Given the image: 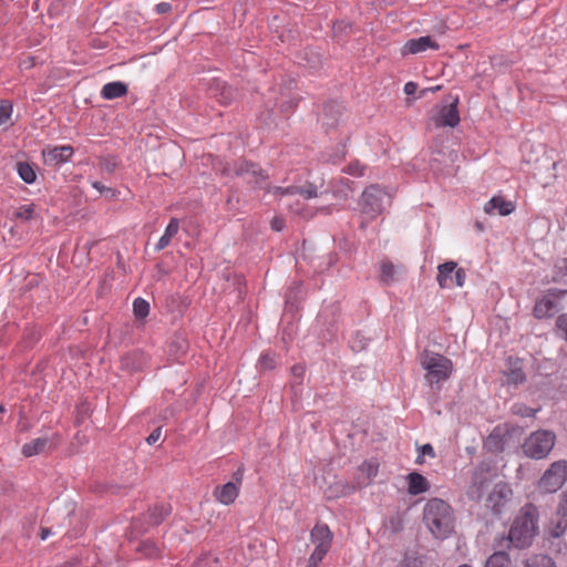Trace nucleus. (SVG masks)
<instances>
[{
  "instance_id": "1",
  "label": "nucleus",
  "mask_w": 567,
  "mask_h": 567,
  "mask_svg": "<svg viewBox=\"0 0 567 567\" xmlns=\"http://www.w3.org/2000/svg\"><path fill=\"white\" fill-rule=\"evenodd\" d=\"M539 512L536 505L527 503L520 507L515 515L508 530V535L496 537L494 544L496 547H504V543H508L507 547L516 549H525L532 546L538 534Z\"/></svg>"
},
{
  "instance_id": "2",
  "label": "nucleus",
  "mask_w": 567,
  "mask_h": 567,
  "mask_svg": "<svg viewBox=\"0 0 567 567\" xmlns=\"http://www.w3.org/2000/svg\"><path fill=\"white\" fill-rule=\"evenodd\" d=\"M237 174L247 175L248 182L254 183L256 187L262 188L274 195L284 196L299 194L307 199L318 196V188L311 183L303 186H289L285 188L280 186L271 187L267 182L268 176L255 164L245 163L238 168Z\"/></svg>"
},
{
  "instance_id": "3",
  "label": "nucleus",
  "mask_w": 567,
  "mask_h": 567,
  "mask_svg": "<svg viewBox=\"0 0 567 567\" xmlns=\"http://www.w3.org/2000/svg\"><path fill=\"white\" fill-rule=\"evenodd\" d=\"M423 519L436 538H445L453 530L452 508L443 499L431 498L427 501L423 511Z\"/></svg>"
},
{
  "instance_id": "4",
  "label": "nucleus",
  "mask_w": 567,
  "mask_h": 567,
  "mask_svg": "<svg viewBox=\"0 0 567 567\" xmlns=\"http://www.w3.org/2000/svg\"><path fill=\"white\" fill-rule=\"evenodd\" d=\"M556 439L555 432L550 430L534 431L525 439L522 445L523 452L529 458L544 460L553 451Z\"/></svg>"
},
{
  "instance_id": "5",
  "label": "nucleus",
  "mask_w": 567,
  "mask_h": 567,
  "mask_svg": "<svg viewBox=\"0 0 567 567\" xmlns=\"http://www.w3.org/2000/svg\"><path fill=\"white\" fill-rule=\"evenodd\" d=\"M523 429L511 423L496 425L484 442V447L491 453L503 452L506 447L517 443Z\"/></svg>"
},
{
  "instance_id": "6",
  "label": "nucleus",
  "mask_w": 567,
  "mask_h": 567,
  "mask_svg": "<svg viewBox=\"0 0 567 567\" xmlns=\"http://www.w3.org/2000/svg\"><path fill=\"white\" fill-rule=\"evenodd\" d=\"M420 362L426 371L425 379L431 385L446 381L454 370L453 362L439 353L426 352Z\"/></svg>"
},
{
  "instance_id": "7",
  "label": "nucleus",
  "mask_w": 567,
  "mask_h": 567,
  "mask_svg": "<svg viewBox=\"0 0 567 567\" xmlns=\"http://www.w3.org/2000/svg\"><path fill=\"white\" fill-rule=\"evenodd\" d=\"M333 534L329 526L317 523L310 532V540L315 545L306 567H319L320 563L331 549Z\"/></svg>"
},
{
  "instance_id": "8",
  "label": "nucleus",
  "mask_w": 567,
  "mask_h": 567,
  "mask_svg": "<svg viewBox=\"0 0 567 567\" xmlns=\"http://www.w3.org/2000/svg\"><path fill=\"white\" fill-rule=\"evenodd\" d=\"M567 482V461L553 462L538 481L537 487L543 493H555Z\"/></svg>"
},
{
  "instance_id": "9",
  "label": "nucleus",
  "mask_w": 567,
  "mask_h": 567,
  "mask_svg": "<svg viewBox=\"0 0 567 567\" xmlns=\"http://www.w3.org/2000/svg\"><path fill=\"white\" fill-rule=\"evenodd\" d=\"M386 193L378 185L368 186L360 199V209L369 220L377 218L383 210V200Z\"/></svg>"
},
{
  "instance_id": "10",
  "label": "nucleus",
  "mask_w": 567,
  "mask_h": 567,
  "mask_svg": "<svg viewBox=\"0 0 567 567\" xmlns=\"http://www.w3.org/2000/svg\"><path fill=\"white\" fill-rule=\"evenodd\" d=\"M437 270V282L441 288L451 289L464 286L466 275L463 268H457L456 262H444L439 266Z\"/></svg>"
},
{
  "instance_id": "11",
  "label": "nucleus",
  "mask_w": 567,
  "mask_h": 567,
  "mask_svg": "<svg viewBox=\"0 0 567 567\" xmlns=\"http://www.w3.org/2000/svg\"><path fill=\"white\" fill-rule=\"evenodd\" d=\"M567 296V290L549 289L542 298H539L533 309V313L537 319L550 318L557 311L558 300Z\"/></svg>"
},
{
  "instance_id": "12",
  "label": "nucleus",
  "mask_w": 567,
  "mask_h": 567,
  "mask_svg": "<svg viewBox=\"0 0 567 567\" xmlns=\"http://www.w3.org/2000/svg\"><path fill=\"white\" fill-rule=\"evenodd\" d=\"M512 494L513 492L507 484H496L486 499V506L489 507L494 514L498 515L506 507Z\"/></svg>"
},
{
  "instance_id": "13",
  "label": "nucleus",
  "mask_w": 567,
  "mask_h": 567,
  "mask_svg": "<svg viewBox=\"0 0 567 567\" xmlns=\"http://www.w3.org/2000/svg\"><path fill=\"white\" fill-rule=\"evenodd\" d=\"M440 44L430 35H424L415 39H410L401 48V54L403 56L410 54H417L425 52L426 50H439Z\"/></svg>"
},
{
  "instance_id": "14",
  "label": "nucleus",
  "mask_w": 567,
  "mask_h": 567,
  "mask_svg": "<svg viewBox=\"0 0 567 567\" xmlns=\"http://www.w3.org/2000/svg\"><path fill=\"white\" fill-rule=\"evenodd\" d=\"M73 153L74 150L70 145L47 147L42 152L45 164L51 166H58L66 163L72 157Z\"/></svg>"
},
{
  "instance_id": "15",
  "label": "nucleus",
  "mask_w": 567,
  "mask_h": 567,
  "mask_svg": "<svg viewBox=\"0 0 567 567\" xmlns=\"http://www.w3.org/2000/svg\"><path fill=\"white\" fill-rule=\"evenodd\" d=\"M458 100L455 99L451 104L440 109L437 116L434 118L435 125L455 127L460 123V114L457 110Z\"/></svg>"
},
{
  "instance_id": "16",
  "label": "nucleus",
  "mask_w": 567,
  "mask_h": 567,
  "mask_svg": "<svg viewBox=\"0 0 567 567\" xmlns=\"http://www.w3.org/2000/svg\"><path fill=\"white\" fill-rule=\"evenodd\" d=\"M553 524L555 526L551 530V534L556 537L564 534L567 529V491L561 493L559 496V502L553 518Z\"/></svg>"
},
{
  "instance_id": "17",
  "label": "nucleus",
  "mask_w": 567,
  "mask_h": 567,
  "mask_svg": "<svg viewBox=\"0 0 567 567\" xmlns=\"http://www.w3.org/2000/svg\"><path fill=\"white\" fill-rule=\"evenodd\" d=\"M241 480L238 478L237 483L228 482L221 486H217L214 491L216 501L224 505L233 504L239 495Z\"/></svg>"
},
{
  "instance_id": "18",
  "label": "nucleus",
  "mask_w": 567,
  "mask_h": 567,
  "mask_svg": "<svg viewBox=\"0 0 567 567\" xmlns=\"http://www.w3.org/2000/svg\"><path fill=\"white\" fill-rule=\"evenodd\" d=\"M525 379L522 360L509 358L507 361V370L505 371L506 383L517 385L523 383Z\"/></svg>"
},
{
  "instance_id": "19",
  "label": "nucleus",
  "mask_w": 567,
  "mask_h": 567,
  "mask_svg": "<svg viewBox=\"0 0 567 567\" xmlns=\"http://www.w3.org/2000/svg\"><path fill=\"white\" fill-rule=\"evenodd\" d=\"M496 209L499 215L507 216L515 210V204L513 202L505 200L501 196H494L485 204L484 212L486 214H493Z\"/></svg>"
},
{
  "instance_id": "20",
  "label": "nucleus",
  "mask_w": 567,
  "mask_h": 567,
  "mask_svg": "<svg viewBox=\"0 0 567 567\" xmlns=\"http://www.w3.org/2000/svg\"><path fill=\"white\" fill-rule=\"evenodd\" d=\"M408 492L411 495L425 493L430 488L429 481L420 473L413 472L406 476Z\"/></svg>"
},
{
  "instance_id": "21",
  "label": "nucleus",
  "mask_w": 567,
  "mask_h": 567,
  "mask_svg": "<svg viewBox=\"0 0 567 567\" xmlns=\"http://www.w3.org/2000/svg\"><path fill=\"white\" fill-rule=\"evenodd\" d=\"M484 567H517L509 554L503 549L495 550L485 560Z\"/></svg>"
},
{
  "instance_id": "22",
  "label": "nucleus",
  "mask_w": 567,
  "mask_h": 567,
  "mask_svg": "<svg viewBox=\"0 0 567 567\" xmlns=\"http://www.w3.org/2000/svg\"><path fill=\"white\" fill-rule=\"evenodd\" d=\"M127 94V85L115 81L106 83L101 90V96L105 100H114Z\"/></svg>"
},
{
  "instance_id": "23",
  "label": "nucleus",
  "mask_w": 567,
  "mask_h": 567,
  "mask_svg": "<svg viewBox=\"0 0 567 567\" xmlns=\"http://www.w3.org/2000/svg\"><path fill=\"white\" fill-rule=\"evenodd\" d=\"M178 230H179L178 219L175 217L171 218L163 236L159 238V240L155 245V250L161 251V250L165 249L171 244L172 238L178 233Z\"/></svg>"
},
{
  "instance_id": "24",
  "label": "nucleus",
  "mask_w": 567,
  "mask_h": 567,
  "mask_svg": "<svg viewBox=\"0 0 567 567\" xmlns=\"http://www.w3.org/2000/svg\"><path fill=\"white\" fill-rule=\"evenodd\" d=\"M49 444V439L38 437L22 446V454L27 457L42 453Z\"/></svg>"
},
{
  "instance_id": "25",
  "label": "nucleus",
  "mask_w": 567,
  "mask_h": 567,
  "mask_svg": "<svg viewBox=\"0 0 567 567\" xmlns=\"http://www.w3.org/2000/svg\"><path fill=\"white\" fill-rule=\"evenodd\" d=\"M17 172H18L20 178L27 184H32L37 179V173H35L34 167L27 162L18 163Z\"/></svg>"
},
{
  "instance_id": "26",
  "label": "nucleus",
  "mask_w": 567,
  "mask_h": 567,
  "mask_svg": "<svg viewBox=\"0 0 567 567\" xmlns=\"http://www.w3.org/2000/svg\"><path fill=\"white\" fill-rule=\"evenodd\" d=\"M14 218L21 221H31L38 217L35 205L27 204L18 207L13 214Z\"/></svg>"
},
{
  "instance_id": "27",
  "label": "nucleus",
  "mask_w": 567,
  "mask_h": 567,
  "mask_svg": "<svg viewBox=\"0 0 567 567\" xmlns=\"http://www.w3.org/2000/svg\"><path fill=\"white\" fill-rule=\"evenodd\" d=\"M380 278L384 285H390L395 280L396 269L391 261H382L380 265Z\"/></svg>"
},
{
  "instance_id": "28",
  "label": "nucleus",
  "mask_w": 567,
  "mask_h": 567,
  "mask_svg": "<svg viewBox=\"0 0 567 567\" xmlns=\"http://www.w3.org/2000/svg\"><path fill=\"white\" fill-rule=\"evenodd\" d=\"M13 106L9 101H2L0 103V127L7 130L12 125L11 116Z\"/></svg>"
},
{
  "instance_id": "29",
  "label": "nucleus",
  "mask_w": 567,
  "mask_h": 567,
  "mask_svg": "<svg viewBox=\"0 0 567 567\" xmlns=\"http://www.w3.org/2000/svg\"><path fill=\"white\" fill-rule=\"evenodd\" d=\"M169 514V507L166 505H156L150 509V519L153 525L161 524Z\"/></svg>"
},
{
  "instance_id": "30",
  "label": "nucleus",
  "mask_w": 567,
  "mask_h": 567,
  "mask_svg": "<svg viewBox=\"0 0 567 567\" xmlns=\"http://www.w3.org/2000/svg\"><path fill=\"white\" fill-rule=\"evenodd\" d=\"M525 567H556V565L547 555H535L526 560Z\"/></svg>"
},
{
  "instance_id": "31",
  "label": "nucleus",
  "mask_w": 567,
  "mask_h": 567,
  "mask_svg": "<svg viewBox=\"0 0 567 567\" xmlns=\"http://www.w3.org/2000/svg\"><path fill=\"white\" fill-rule=\"evenodd\" d=\"M403 525L404 515L400 512L391 515L384 523L385 528L390 529L392 533L401 532L403 529Z\"/></svg>"
},
{
  "instance_id": "32",
  "label": "nucleus",
  "mask_w": 567,
  "mask_h": 567,
  "mask_svg": "<svg viewBox=\"0 0 567 567\" xmlns=\"http://www.w3.org/2000/svg\"><path fill=\"white\" fill-rule=\"evenodd\" d=\"M137 551H140L143 556L147 558H156L159 556L161 550L156 546L154 542L145 540L141 543L137 547Z\"/></svg>"
},
{
  "instance_id": "33",
  "label": "nucleus",
  "mask_w": 567,
  "mask_h": 567,
  "mask_svg": "<svg viewBox=\"0 0 567 567\" xmlns=\"http://www.w3.org/2000/svg\"><path fill=\"white\" fill-rule=\"evenodd\" d=\"M133 312L137 319H145L150 313V303L143 298H136L133 302Z\"/></svg>"
},
{
  "instance_id": "34",
  "label": "nucleus",
  "mask_w": 567,
  "mask_h": 567,
  "mask_svg": "<svg viewBox=\"0 0 567 567\" xmlns=\"http://www.w3.org/2000/svg\"><path fill=\"white\" fill-rule=\"evenodd\" d=\"M537 411L538 410L532 409L524 403H515L512 406L513 414L522 416V417H534L536 415Z\"/></svg>"
},
{
  "instance_id": "35",
  "label": "nucleus",
  "mask_w": 567,
  "mask_h": 567,
  "mask_svg": "<svg viewBox=\"0 0 567 567\" xmlns=\"http://www.w3.org/2000/svg\"><path fill=\"white\" fill-rule=\"evenodd\" d=\"M343 172L354 177H361L364 175L365 166L362 165L360 162L354 161L351 162L347 167H344Z\"/></svg>"
},
{
  "instance_id": "36",
  "label": "nucleus",
  "mask_w": 567,
  "mask_h": 567,
  "mask_svg": "<svg viewBox=\"0 0 567 567\" xmlns=\"http://www.w3.org/2000/svg\"><path fill=\"white\" fill-rule=\"evenodd\" d=\"M100 166H101L102 171H104L109 174H112L117 168L118 162L115 157L107 156V157L101 158Z\"/></svg>"
},
{
  "instance_id": "37",
  "label": "nucleus",
  "mask_w": 567,
  "mask_h": 567,
  "mask_svg": "<svg viewBox=\"0 0 567 567\" xmlns=\"http://www.w3.org/2000/svg\"><path fill=\"white\" fill-rule=\"evenodd\" d=\"M558 334L567 341V313L560 315L556 320Z\"/></svg>"
},
{
  "instance_id": "38",
  "label": "nucleus",
  "mask_w": 567,
  "mask_h": 567,
  "mask_svg": "<svg viewBox=\"0 0 567 567\" xmlns=\"http://www.w3.org/2000/svg\"><path fill=\"white\" fill-rule=\"evenodd\" d=\"M259 367L261 370H271L276 367V360H275V357L269 354V353H265L260 357L259 359Z\"/></svg>"
},
{
  "instance_id": "39",
  "label": "nucleus",
  "mask_w": 567,
  "mask_h": 567,
  "mask_svg": "<svg viewBox=\"0 0 567 567\" xmlns=\"http://www.w3.org/2000/svg\"><path fill=\"white\" fill-rule=\"evenodd\" d=\"M92 187L95 188L100 194H110L111 197L115 196V190L111 187H106L104 186L102 183L100 182H92L91 183Z\"/></svg>"
},
{
  "instance_id": "40",
  "label": "nucleus",
  "mask_w": 567,
  "mask_h": 567,
  "mask_svg": "<svg viewBox=\"0 0 567 567\" xmlns=\"http://www.w3.org/2000/svg\"><path fill=\"white\" fill-rule=\"evenodd\" d=\"M361 471H365L369 477H374L378 473V466L371 462H364L360 466Z\"/></svg>"
},
{
  "instance_id": "41",
  "label": "nucleus",
  "mask_w": 567,
  "mask_h": 567,
  "mask_svg": "<svg viewBox=\"0 0 567 567\" xmlns=\"http://www.w3.org/2000/svg\"><path fill=\"white\" fill-rule=\"evenodd\" d=\"M555 269L557 275L567 276V258H561L556 261Z\"/></svg>"
},
{
  "instance_id": "42",
  "label": "nucleus",
  "mask_w": 567,
  "mask_h": 567,
  "mask_svg": "<svg viewBox=\"0 0 567 567\" xmlns=\"http://www.w3.org/2000/svg\"><path fill=\"white\" fill-rule=\"evenodd\" d=\"M162 436V427H156L146 439V442L152 445L155 444Z\"/></svg>"
},
{
  "instance_id": "43",
  "label": "nucleus",
  "mask_w": 567,
  "mask_h": 567,
  "mask_svg": "<svg viewBox=\"0 0 567 567\" xmlns=\"http://www.w3.org/2000/svg\"><path fill=\"white\" fill-rule=\"evenodd\" d=\"M270 225L272 230L280 231L285 227V219L281 217H275L272 218Z\"/></svg>"
},
{
  "instance_id": "44",
  "label": "nucleus",
  "mask_w": 567,
  "mask_h": 567,
  "mask_svg": "<svg viewBox=\"0 0 567 567\" xmlns=\"http://www.w3.org/2000/svg\"><path fill=\"white\" fill-rule=\"evenodd\" d=\"M212 563L213 559L209 556H203L193 564V567H210Z\"/></svg>"
},
{
  "instance_id": "45",
  "label": "nucleus",
  "mask_w": 567,
  "mask_h": 567,
  "mask_svg": "<svg viewBox=\"0 0 567 567\" xmlns=\"http://www.w3.org/2000/svg\"><path fill=\"white\" fill-rule=\"evenodd\" d=\"M155 10L158 14H165L172 10V6L168 2H159L156 4Z\"/></svg>"
},
{
  "instance_id": "46",
  "label": "nucleus",
  "mask_w": 567,
  "mask_h": 567,
  "mask_svg": "<svg viewBox=\"0 0 567 567\" xmlns=\"http://www.w3.org/2000/svg\"><path fill=\"white\" fill-rule=\"evenodd\" d=\"M416 90H417V84L415 82L410 81V82L405 83V85H404V93L406 95L414 94L416 92Z\"/></svg>"
},
{
  "instance_id": "47",
  "label": "nucleus",
  "mask_w": 567,
  "mask_h": 567,
  "mask_svg": "<svg viewBox=\"0 0 567 567\" xmlns=\"http://www.w3.org/2000/svg\"><path fill=\"white\" fill-rule=\"evenodd\" d=\"M421 454L422 455H429L430 457H435V452H434V449L431 444H424L422 447H421Z\"/></svg>"
},
{
  "instance_id": "48",
  "label": "nucleus",
  "mask_w": 567,
  "mask_h": 567,
  "mask_svg": "<svg viewBox=\"0 0 567 567\" xmlns=\"http://www.w3.org/2000/svg\"><path fill=\"white\" fill-rule=\"evenodd\" d=\"M291 370H292V373L297 377H302V374L305 372V369L302 365H293Z\"/></svg>"
},
{
  "instance_id": "49",
  "label": "nucleus",
  "mask_w": 567,
  "mask_h": 567,
  "mask_svg": "<svg viewBox=\"0 0 567 567\" xmlns=\"http://www.w3.org/2000/svg\"><path fill=\"white\" fill-rule=\"evenodd\" d=\"M52 534L51 529L48 527L41 528V539L45 540Z\"/></svg>"
},
{
  "instance_id": "50",
  "label": "nucleus",
  "mask_w": 567,
  "mask_h": 567,
  "mask_svg": "<svg viewBox=\"0 0 567 567\" xmlns=\"http://www.w3.org/2000/svg\"><path fill=\"white\" fill-rule=\"evenodd\" d=\"M416 463H417V464H422V463H423V458H422V456H419V457L416 458Z\"/></svg>"
},
{
  "instance_id": "51",
  "label": "nucleus",
  "mask_w": 567,
  "mask_h": 567,
  "mask_svg": "<svg viewBox=\"0 0 567 567\" xmlns=\"http://www.w3.org/2000/svg\"><path fill=\"white\" fill-rule=\"evenodd\" d=\"M436 90H440V86L427 89V91H436Z\"/></svg>"
},
{
  "instance_id": "52",
  "label": "nucleus",
  "mask_w": 567,
  "mask_h": 567,
  "mask_svg": "<svg viewBox=\"0 0 567 567\" xmlns=\"http://www.w3.org/2000/svg\"><path fill=\"white\" fill-rule=\"evenodd\" d=\"M4 411V408L2 405H0V413H2Z\"/></svg>"
},
{
  "instance_id": "53",
  "label": "nucleus",
  "mask_w": 567,
  "mask_h": 567,
  "mask_svg": "<svg viewBox=\"0 0 567 567\" xmlns=\"http://www.w3.org/2000/svg\"><path fill=\"white\" fill-rule=\"evenodd\" d=\"M458 567H471V566H470V565H467V564H464V565H461V566H458Z\"/></svg>"
}]
</instances>
